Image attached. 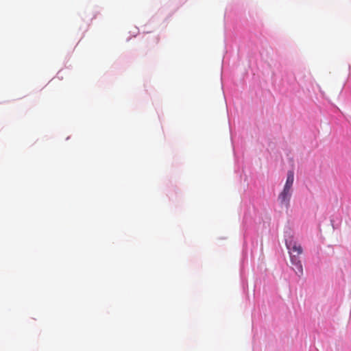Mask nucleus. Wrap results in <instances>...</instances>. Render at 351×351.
Here are the masks:
<instances>
[{"mask_svg": "<svg viewBox=\"0 0 351 351\" xmlns=\"http://www.w3.org/2000/svg\"><path fill=\"white\" fill-rule=\"evenodd\" d=\"M286 246L290 254V261L294 266L293 269L295 274L300 276L303 274V267L299 256L302 254L303 250L302 246L293 239L286 241Z\"/></svg>", "mask_w": 351, "mask_h": 351, "instance_id": "obj_1", "label": "nucleus"}, {"mask_svg": "<svg viewBox=\"0 0 351 351\" xmlns=\"http://www.w3.org/2000/svg\"><path fill=\"white\" fill-rule=\"evenodd\" d=\"M292 195V189L285 187L278 195V199L280 204L286 208L289 206V202Z\"/></svg>", "mask_w": 351, "mask_h": 351, "instance_id": "obj_2", "label": "nucleus"}, {"mask_svg": "<svg viewBox=\"0 0 351 351\" xmlns=\"http://www.w3.org/2000/svg\"><path fill=\"white\" fill-rule=\"evenodd\" d=\"M294 181V173L293 171H289L287 172V180L285 184V187L292 189Z\"/></svg>", "mask_w": 351, "mask_h": 351, "instance_id": "obj_3", "label": "nucleus"}]
</instances>
